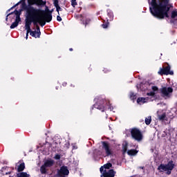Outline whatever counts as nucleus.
I'll return each mask as SVG.
<instances>
[{
	"label": "nucleus",
	"instance_id": "21",
	"mask_svg": "<svg viewBox=\"0 0 177 177\" xmlns=\"http://www.w3.org/2000/svg\"><path fill=\"white\" fill-rule=\"evenodd\" d=\"M127 150H128V142L124 141L122 143L123 154H125V153H127Z\"/></svg>",
	"mask_w": 177,
	"mask_h": 177
},
{
	"label": "nucleus",
	"instance_id": "4",
	"mask_svg": "<svg viewBox=\"0 0 177 177\" xmlns=\"http://www.w3.org/2000/svg\"><path fill=\"white\" fill-rule=\"evenodd\" d=\"M20 11L15 10L14 12L8 14L6 18V20H10V21H12L15 20L10 26V28L13 29L16 28L20 21H21V19L20 18Z\"/></svg>",
	"mask_w": 177,
	"mask_h": 177
},
{
	"label": "nucleus",
	"instance_id": "11",
	"mask_svg": "<svg viewBox=\"0 0 177 177\" xmlns=\"http://www.w3.org/2000/svg\"><path fill=\"white\" fill-rule=\"evenodd\" d=\"M33 30H31V26H30V35L34 38H39V37H41V30H39V26H36V29L33 28Z\"/></svg>",
	"mask_w": 177,
	"mask_h": 177
},
{
	"label": "nucleus",
	"instance_id": "37",
	"mask_svg": "<svg viewBox=\"0 0 177 177\" xmlns=\"http://www.w3.org/2000/svg\"><path fill=\"white\" fill-rule=\"evenodd\" d=\"M151 89H158V88L156 86H152Z\"/></svg>",
	"mask_w": 177,
	"mask_h": 177
},
{
	"label": "nucleus",
	"instance_id": "14",
	"mask_svg": "<svg viewBox=\"0 0 177 177\" xmlns=\"http://www.w3.org/2000/svg\"><path fill=\"white\" fill-rule=\"evenodd\" d=\"M172 89H162V96L165 97V99H168V97H169L172 94Z\"/></svg>",
	"mask_w": 177,
	"mask_h": 177
},
{
	"label": "nucleus",
	"instance_id": "5",
	"mask_svg": "<svg viewBox=\"0 0 177 177\" xmlns=\"http://www.w3.org/2000/svg\"><path fill=\"white\" fill-rule=\"evenodd\" d=\"M174 167V162L169 161L167 164H160L158 167V170L159 172H166L167 175H171Z\"/></svg>",
	"mask_w": 177,
	"mask_h": 177
},
{
	"label": "nucleus",
	"instance_id": "23",
	"mask_svg": "<svg viewBox=\"0 0 177 177\" xmlns=\"http://www.w3.org/2000/svg\"><path fill=\"white\" fill-rule=\"evenodd\" d=\"M138 153V151H136V149H130L127 151V154L129 156H136Z\"/></svg>",
	"mask_w": 177,
	"mask_h": 177
},
{
	"label": "nucleus",
	"instance_id": "6",
	"mask_svg": "<svg viewBox=\"0 0 177 177\" xmlns=\"http://www.w3.org/2000/svg\"><path fill=\"white\" fill-rule=\"evenodd\" d=\"M102 150L104 153H102L103 157H109V156H113V150L110 147L109 142H102Z\"/></svg>",
	"mask_w": 177,
	"mask_h": 177
},
{
	"label": "nucleus",
	"instance_id": "22",
	"mask_svg": "<svg viewBox=\"0 0 177 177\" xmlns=\"http://www.w3.org/2000/svg\"><path fill=\"white\" fill-rule=\"evenodd\" d=\"M171 20H177V10H173L171 13Z\"/></svg>",
	"mask_w": 177,
	"mask_h": 177
},
{
	"label": "nucleus",
	"instance_id": "2",
	"mask_svg": "<svg viewBox=\"0 0 177 177\" xmlns=\"http://www.w3.org/2000/svg\"><path fill=\"white\" fill-rule=\"evenodd\" d=\"M149 5V10L154 17L157 19H164V17H169L168 12L171 8L169 1L168 0H148Z\"/></svg>",
	"mask_w": 177,
	"mask_h": 177
},
{
	"label": "nucleus",
	"instance_id": "7",
	"mask_svg": "<svg viewBox=\"0 0 177 177\" xmlns=\"http://www.w3.org/2000/svg\"><path fill=\"white\" fill-rule=\"evenodd\" d=\"M55 164V161L53 160H47L44 162V164L40 168V172L41 174H46L48 171V168H50V167L53 166Z\"/></svg>",
	"mask_w": 177,
	"mask_h": 177
},
{
	"label": "nucleus",
	"instance_id": "25",
	"mask_svg": "<svg viewBox=\"0 0 177 177\" xmlns=\"http://www.w3.org/2000/svg\"><path fill=\"white\" fill-rule=\"evenodd\" d=\"M111 167H113V165H111V163H106V165H104L102 167L103 171H104V169H110V168H111Z\"/></svg>",
	"mask_w": 177,
	"mask_h": 177
},
{
	"label": "nucleus",
	"instance_id": "27",
	"mask_svg": "<svg viewBox=\"0 0 177 177\" xmlns=\"http://www.w3.org/2000/svg\"><path fill=\"white\" fill-rule=\"evenodd\" d=\"M151 122V116H148L147 118H145V124L147 125H150Z\"/></svg>",
	"mask_w": 177,
	"mask_h": 177
},
{
	"label": "nucleus",
	"instance_id": "13",
	"mask_svg": "<svg viewBox=\"0 0 177 177\" xmlns=\"http://www.w3.org/2000/svg\"><path fill=\"white\" fill-rule=\"evenodd\" d=\"M20 3H21V9L19 10H18V12H20V15H21V10H26V11H27L28 10V8H31V6H30L27 8L26 3L19 1L16 5L12 6L10 9H13V8H16V6L20 5Z\"/></svg>",
	"mask_w": 177,
	"mask_h": 177
},
{
	"label": "nucleus",
	"instance_id": "29",
	"mask_svg": "<svg viewBox=\"0 0 177 177\" xmlns=\"http://www.w3.org/2000/svg\"><path fill=\"white\" fill-rule=\"evenodd\" d=\"M71 6L75 8V6H77V0H71Z\"/></svg>",
	"mask_w": 177,
	"mask_h": 177
},
{
	"label": "nucleus",
	"instance_id": "8",
	"mask_svg": "<svg viewBox=\"0 0 177 177\" xmlns=\"http://www.w3.org/2000/svg\"><path fill=\"white\" fill-rule=\"evenodd\" d=\"M131 135L133 139L137 140V142H140V140L143 139V136L142 135V133L138 129H132L131 130Z\"/></svg>",
	"mask_w": 177,
	"mask_h": 177
},
{
	"label": "nucleus",
	"instance_id": "36",
	"mask_svg": "<svg viewBox=\"0 0 177 177\" xmlns=\"http://www.w3.org/2000/svg\"><path fill=\"white\" fill-rule=\"evenodd\" d=\"M89 21H91V20H87V21H86V23H85V22H83V24H84V26H86V24H88V23H89Z\"/></svg>",
	"mask_w": 177,
	"mask_h": 177
},
{
	"label": "nucleus",
	"instance_id": "26",
	"mask_svg": "<svg viewBox=\"0 0 177 177\" xmlns=\"http://www.w3.org/2000/svg\"><path fill=\"white\" fill-rule=\"evenodd\" d=\"M107 12H108V16L109 17V19H107V21H109V20L110 21H111L113 19V12H111L110 10H108Z\"/></svg>",
	"mask_w": 177,
	"mask_h": 177
},
{
	"label": "nucleus",
	"instance_id": "33",
	"mask_svg": "<svg viewBox=\"0 0 177 177\" xmlns=\"http://www.w3.org/2000/svg\"><path fill=\"white\" fill-rule=\"evenodd\" d=\"M57 21H62V17H60V15H58L57 16Z\"/></svg>",
	"mask_w": 177,
	"mask_h": 177
},
{
	"label": "nucleus",
	"instance_id": "41",
	"mask_svg": "<svg viewBox=\"0 0 177 177\" xmlns=\"http://www.w3.org/2000/svg\"><path fill=\"white\" fill-rule=\"evenodd\" d=\"M162 89H167V88H162Z\"/></svg>",
	"mask_w": 177,
	"mask_h": 177
},
{
	"label": "nucleus",
	"instance_id": "17",
	"mask_svg": "<svg viewBox=\"0 0 177 177\" xmlns=\"http://www.w3.org/2000/svg\"><path fill=\"white\" fill-rule=\"evenodd\" d=\"M158 91V90L157 89H153L149 93H147V96H149L151 97V100H154V99H156Z\"/></svg>",
	"mask_w": 177,
	"mask_h": 177
},
{
	"label": "nucleus",
	"instance_id": "3",
	"mask_svg": "<svg viewBox=\"0 0 177 177\" xmlns=\"http://www.w3.org/2000/svg\"><path fill=\"white\" fill-rule=\"evenodd\" d=\"M95 104L93 107L95 109H97V110H100L101 111H106L108 109L112 111L113 106H111V104H110V100L102 97L98 96L94 99Z\"/></svg>",
	"mask_w": 177,
	"mask_h": 177
},
{
	"label": "nucleus",
	"instance_id": "16",
	"mask_svg": "<svg viewBox=\"0 0 177 177\" xmlns=\"http://www.w3.org/2000/svg\"><path fill=\"white\" fill-rule=\"evenodd\" d=\"M157 115H158V120L160 121H164V120H165V118H167V115H166L165 112H164V111H162V110L158 111Z\"/></svg>",
	"mask_w": 177,
	"mask_h": 177
},
{
	"label": "nucleus",
	"instance_id": "40",
	"mask_svg": "<svg viewBox=\"0 0 177 177\" xmlns=\"http://www.w3.org/2000/svg\"><path fill=\"white\" fill-rule=\"evenodd\" d=\"M69 50L72 51V50H73V48H70Z\"/></svg>",
	"mask_w": 177,
	"mask_h": 177
},
{
	"label": "nucleus",
	"instance_id": "38",
	"mask_svg": "<svg viewBox=\"0 0 177 177\" xmlns=\"http://www.w3.org/2000/svg\"><path fill=\"white\" fill-rule=\"evenodd\" d=\"M167 89H172V88L171 87H168Z\"/></svg>",
	"mask_w": 177,
	"mask_h": 177
},
{
	"label": "nucleus",
	"instance_id": "18",
	"mask_svg": "<svg viewBox=\"0 0 177 177\" xmlns=\"http://www.w3.org/2000/svg\"><path fill=\"white\" fill-rule=\"evenodd\" d=\"M149 102V97H138L137 99L138 104H145V103H147Z\"/></svg>",
	"mask_w": 177,
	"mask_h": 177
},
{
	"label": "nucleus",
	"instance_id": "30",
	"mask_svg": "<svg viewBox=\"0 0 177 177\" xmlns=\"http://www.w3.org/2000/svg\"><path fill=\"white\" fill-rule=\"evenodd\" d=\"M75 19H79V20H81V21H82V19H84L82 17V15H75Z\"/></svg>",
	"mask_w": 177,
	"mask_h": 177
},
{
	"label": "nucleus",
	"instance_id": "35",
	"mask_svg": "<svg viewBox=\"0 0 177 177\" xmlns=\"http://www.w3.org/2000/svg\"><path fill=\"white\" fill-rule=\"evenodd\" d=\"M73 149L76 150V149H78V147H77V145L75 144H73Z\"/></svg>",
	"mask_w": 177,
	"mask_h": 177
},
{
	"label": "nucleus",
	"instance_id": "31",
	"mask_svg": "<svg viewBox=\"0 0 177 177\" xmlns=\"http://www.w3.org/2000/svg\"><path fill=\"white\" fill-rule=\"evenodd\" d=\"M142 88H145L143 87V84L140 83V84H137L138 89H142Z\"/></svg>",
	"mask_w": 177,
	"mask_h": 177
},
{
	"label": "nucleus",
	"instance_id": "1",
	"mask_svg": "<svg viewBox=\"0 0 177 177\" xmlns=\"http://www.w3.org/2000/svg\"><path fill=\"white\" fill-rule=\"evenodd\" d=\"M28 19L30 20V26L32 23H34L35 26H38L37 24L39 23L41 27H44L46 24V22L50 23V21H52V12L37 9L34 7H30L27 10L25 20H28Z\"/></svg>",
	"mask_w": 177,
	"mask_h": 177
},
{
	"label": "nucleus",
	"instance_id": "12",
	"mask_svg": "<svg viewBox=\"0 0 177 177\" xmlns=\"http://www.w3.org/2000/svg\"><path fill=\"white\" fill-rule=\"evenodd\" d=\"M30 27H31V20L30 19H25L24 28L26 30V39H28V34H30Z\"/></svg>",
	"mask_w": 177,
	"mask_h": 177
},
{
	"label": "nucleus",
	"instance_id": "19",
	"mask_svg": "<svg viewBox=\"0 0 177 177\" xmlns=\"http://www.w3.org/2000/svg\"><path fill=\"white\" fill-rule=\"evenodd\" d=\"M54 6L56 8V10L58 12V15H62L61 12H63V8H60V6H59V3H58L57 1H55Z\"/></svg>",
	"mask_w": 177,
	"mask_h": 177
},
{
	"label": "nucleus",
	"instance_id": "15",
	"mask_svg": "<svg viewBox=\"0 0 177 177\" xmlns=\"http://www.w3.org/2000/svg\"><path fill=\"white\" fill-rule=\"evenodd\" d=\"M29 5H37L38 6H44L46 5V2L42 0H28Z\"/></svg>",
	"mask_w": 177,
	"mask_h": 177
},
{
	"label": "nucleus",
	"instance_id": "24",
	"mask_svg": "<svg viewBox=\"0 0 177 177\" xmlns=\"http://www.w3.org/2000/svg\"><path fill=\"white\" fill-rule=\"evenodd\" d=\"M17 177H30V174L26 172H21L17 174Z\"/></svg>",
	"mask_w": 177,
	"mask_h": 177
},
{
	"label": "nucleus",
	"instance_id": "39",
	"mask_svg": "<svg viewBox=\"0 0 177 177\" xmlns=\"http://www.w3.org/2000/svg\"><path fill=\"white\" fill-rule=\"evenodd\" d=\"M176 93H177V90H176ZM176 97H177V94H176Z\"/></svg>",
	"mask_w": 177,
	"mask_h": 177
},
{
	"label": "nucleus",
	"instance_id": "34",
	"mask_svg": "<svg viewBox=\"0 0 177 177\" xmlns=\"http://www.w3.org/2000/svg\"><path fill=\"white\" fill-rule=\"evenodd\" d=\"M54 158H55V160H60V155H59V154L55 155V156L54 157Z\"/></svg>",
	"mask_w": 177,
	"mask_h": 177
},
{
	"label": "nucleus",
	"instance_id": "20",
	"mask_svg": "<svg viewBox=\"0 0 177 177\" xmlns=\"http://www.w3.org/2000/svg\"><path fill=\"white\" fill-rule=\"evenodd\" d=\"M17 171L18 172H21V171H24V168H26V166L24 165V162L22 163H18L17 165Z\"/></svg>",
	"mask_w": 177,
	"mask_h": 177
},
{
	"label": "nucleus",
	"instance_id": "9",
	"mask_svg": "<svg viewBox=\"0 0 177 177\" xmlns=\"http://www.w3.org/2000/svg\"><path fill=\"white\" fill-rule=\"evenodd\" d=\"M100 171L101 172V177H114L115 176V171L113 169H104L103 167H100Z\"/></svg>",
	"mask_w": 177,
	"mask_h": 177
},
{
	"label": "nucleus",
	"instance_id": "28",
	"mask_svg": "<svg viewBox=\"0 0 177 177\" xmlns=\"http://www.w3.org/2000/svg\"><path fill=\"white\" fill-rule=\"evenodd\" d=\"M130 99H131V100H135V99H136V95H135V93H130Z\"/></svg>",
	"mask_w": 177,
	"mask_h": 177
},
{
	"label": "nucleus",
	"instance_id": "32",
	"mask_svg": "<svg viewBox=\"0 0 177 177\" xmlns=\"http://www.w3.org/2000/svg\"><path fill=\"white\" fill-rule=\"evenodd\" d=\"M103 28H107L109 27V23L104 24L102 25Z\"/></svg>",
	"mask_w": 177,
	"mask_h": 177
},
{
	"label": "nucleus",
	"instance_id": "10",
	"mask_svg": "<svg viewBox=\"0 0 177 177\" xmlns=\"http://www.w3.org/2000/svg\"><path fill=\"white\" fill-rule=\"evenodd\" d=\"M160 75H174V71H171V66L168 65L165 68H160L158 72Z\"/></svg>",
	"mask_w": 177,
	"mask_h": 177
}]
</instances>
